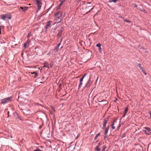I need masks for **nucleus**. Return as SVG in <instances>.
<instances>
[{
  "instance_id": "38",
  "label": "nucleus",
  "mask_w": 151,
  "mask_h": 151,
  "mask_svg": "<svg viewBox=\"0 0 151 151\" xmlns=\"http://www.w3.org/2000/svg\"><path fill=\"white\" fill-rule=\"evenodd\" d=\"M142 49H144V47H142Z\"/></svg>"
},
{
  "instance_id": "42",
  "label": "nucleus",
  "mask_w": 151,
  "mask_h": 151,
  "mask_svg": "<svg viewBox=\"0 0 151 151\" xmlns=\"http://www.w3.org/2000/svg\"><path fill=\"white\" fill-rule=\"evenodd\" d=\"M44 67H47V66H46V65H45V66H44Z\"/></svg>"
},
{
  "instance_id": "16",
  "label": "nucleus",
  "mask_w": 151,
  "mask_h": 151,
  "mask_svg": "<svg viewBox=\"0 0 151 151\" xmlns=\"http://www.w3.org/2000/svg\"><path fill=\"white\" fill-rule=\"evenodd\" d=\"M96 151H100V148H99V146L98 145H97L95 149Z\"/></svg>"
},
{
  "instance_id": "39",
  "label": "nucleus",
  "mask_w": 151,
  "mask_h": 151,
  "mask_svg": "<svg viewBox=\"0 0 151 151\" xmlns=\"http://www.w3.org/2000/svg\"><path fill=\"white\" fill-rule=\"evenodd\" d=\"M135 7H137V5H136L135 6Z\"/></svg>"
},
{
  "instance_id": "43",
  "label": "nucleus",
  "mask_w": 151,
  "mask_h": 151,
  "mask_svg": "<svg viewBox=\"0 0 151 151\" xmlns=\"http://www.w3.org/2000/svg\"><path fill=\"white\" fill-rule=\"evenodd\" d=\"M92 9H93V8H92V9H91V10Z\"/></svg>"
},
{
  "instance_id": "28",
  "label": "nucleus",
  "mask_w": 151,
  "mask_h": 151,
  "mask_svg": "<svg viewBox=\"0 0 151 151\" xmlns=\"http://www.w3.org/2000/svg\"><path fill=\"white\" fill-rule=\"evenodd\" d=\"M89 85H90V84H89V82H87V85H86V86L88 87L89 86Z\"/></svg>"
},
{
  "instance_id": "18",
  "label": "nucleus",
  "mask_w": 151,
  "mask_h": 151,
  "mask_svg": "<svg viewBox=\"0 0 151 151\" xmlns=\"http://www.w3.org/2000/svg\"><path fill=\"white\" fill-rule=\"evenodd\" d=\"M145 129L147 130V131L149 132H150L151 131V129L149 127H145Z\"/></svg>"
},
{
  "instance_id": "41",
  "label": "nucleus",
  "mask_w": 151,
  "mask_h": 151,
  "mask_svg": "<svg viewBox=\"0 0 151 151\" xmlns=\"http://www.w3.org/2000/svg\"><path fill=\"white\" fill-rule=\"evenodd\" d=\"M44 67H47V66H46V65H45V66H44Z\"/></svg>"
},
{
  "instance_id": "31",
  "label": "nucleus",
  "mask_w": 151,
  "mask_h": 151,
  "mask_svg": "<svg viewBox=\"0 0 151 151\" xmlns=\"http://www.w3.org/2000/svg\"><path fill=\"white\" fill-rule=\"evenodd\" d=\"M30 36H31V35H30V33H29V34H28V35L27 37H29Z\"/></svg>"
},
{
  "instance_id": "4",
  "label": "nucleus",
  "mask_w": 151,
  "mask_h": 151,
  "mask_svg": "<svg viewBox=\"0 0 151 151\" xmlns=\"http://www.w3.org/2000/svg\"><path fill=\"white\" fill-rule=\"evenodd\" d=\"M116 120L115 119L111 125V127L112 129H115V126L116 125Z\"/></svg>"
},
{
  "instance_id": "26",
  "label": "nucleus",
  "mask_w": 151,
  "mask_h": 151,
  "mask_svg": "<svg viewBox=\"0 0 151 151\" xmlns=\"http://www.w3.org/2000/svg\"><path fill=\"white\" fill-rule=\"evenodd\" d=\"M34 151H42L40 150L39 148H37L36 149L34 150Z\"/></svg>"
},
{
  "instance_id": "30",
  "label": "nucleus",
  "mask_w": 151,
  "mask_h": 151,
  "mask_svg": "<svg viewBox=\"0 0 151 151\" xmlns=\"http://www.w3.org/2000/svg\"><path fill=\"white\" fill-rule=\"evenodd\" d=\"M125 21L126 22H129V23L130 22V21H129V20H125Z\"/></svg>"
},
{
  "instance_id": "7",
  "label": "nucleus",
  "mask_w": 151,
  "mask_h": 151,
  "mask_svg": "<svg viewBox=\"0 0 151 151\" xmlns=\"http://www.w3.org/2000/svg\"><path fill=\"white\" fill-rule=\"evenodd\" d=\"M107 123V121L106 119H104L103 121V126L102 127V129H104L105 128Z\"/></svg>"
},
{
  "instance_id": "13",
  "label": "nucleus",
  "mask_w": 151,
  "mask_h": 151,
  "mask_svg": "<svg viewBox=\"0 0 151 151\" xmlns=\"http://www.w3.org/2000/svg\"><path fill=\"white\" fill-rule=\"evenodd\" d=\"M109 130V127H107L106 128V129L104 132V134L105 135H106L108 133V131Z\"/></svg>"
},
{
  "instance_id": "20",
  "label": "nucleus",
  "mask_w": 151,
  "mask_h": 151,
  "mask_svg": "<svg viewBox=\"0 0 151 151\" xmlns=\"http://www.w3.org/2000/svg\"><path fill=\"white\" fill-rule=\"evenodd\" d=\"M65 0H60V1L61 2V3L60 4L59 6H61V4H63V3L65 1Z\"/></svg>"
},
{
  "instance_id": "37",
  "label": "nucleus",
  "mask_w": 151,
  "mask_h": 151,
  "mask_svg": "<svg viewBox=\"0 0 151 151\" xmlns=\"http://www.w3.org/2000/svg\"><path fill=\"white\" fill-rule=\"evenodd\" d=\"M145 52H146V53H148V52H147V51H145Z\"/></svg>"
},
{
  "instance_id": "12",
  "label": "nucleus",
  "mask_w": 151,
  "mask_h": 151,
  "mask_svg": "<svg viewBox=\"0 0 151 151\" xmlns=\"http://www.w3.org/2000/svg\"><path fill=\"white\" fill-rule=\"evenodd\" d=\"M137 66H138L140 68V69L142 71H143V69H144L141 66V64H138V65H137Z\"/></svg>"
},
{
  "instance_id": "10",
  "label": "nucleus",
  "mask_w": 151,
  "mask_h": 151,
  "mask_svg": "<svg viewBox=\"0 0 151 151\" xmlns=\"http://www.w3.org/2000/svg\"><path fill=\"white\" fill-rule=\"evenodd\" d=\"M28 7L27 6H25L24 7H21L20 9H21L23 11H25L26 10H27Z\"/></svg>"
},
{
  "instance_id": "36",
  "label": "nucleus",
  "mask_w": 151,
  "mask_h": 151,
  "mask_svg": "<svg viewBox=\"0 0 151 151\" xmlns=\"http://www.w3.org/2000/svg\"><path fill=\"white\" fill-rule=\"evenodd\" d=\"M1 28L0 27V33H1Z\"/></svg>"
},
{
  "instance_id": "44",
  "label": "nucleus",
  "mask_w": 151,
  "mask_h": 151,
  "mask_svg": "<svg viewBox=\"0 0 151 151\" xmlns=\"http://www.w3.org/2000/svg\"><path fill=\"white\" fill-rule=\"evenodd\" d=\"M50 65H52L50 64Z\"/></svg>"
},
{
  "instance_id": "6",
  "label": "nucleus",
  "mask_w": 151,
  "mask_h": 151,
  "mask_svg": "<svg viewBox=\"0 0 151 151\" xmlns=\"http://www.w3.org/2000/svg\"><path fill=\"white\" fill-rule=\"evenodd\" d=\"M61 13L60 12H57L55 15V16L56 17V18H59V17L61 16Z\"/></svg>"
},
{
  "instance_id": "40",
  "label": "nucleus",
  "mask_w": 151,
  "mask_h": 151,
  "mask_svg": "<svg viewBox=\"0 0 151 151\" xmlns=\"http://www.w3.org/2000/svg\"><path fill=\"white\" fill-rule=\"evenodd\" d=\"M50 52H49L48 53V54H49H49H50Z\"/></svg>"
},
{
  "instance_id": "32",
  "label": "nucleus",
  "mask_w": 151,
  "mask_h": 151,
  "mask_svg": "<svg viewBox=\"0 0 151 151\" xmlns=\"http://www.w3.org/2000/svg\"><path fill=\"white\" fill-rule=\"evenodd\" d=\"M107 136L106 135H105V136H104V138L105 139L106 137H107Z\"/></svg>"
},
{
  "instance_id": "5",
  "label": "nucleus",
  "mask_w": 151,
  "mask_h": 151,
  "mask_svg": "<svg viewBox=\"0 0 151 151\" xmlns=\"http://www.w3.org/2000/svg\"><path fill=\"white\" fill-rule=\"evenodd\" d=\"M51 22H52L51 21H50L48 22H47V25L45 27V29L46 30H47V28L48 27H50V25L51 24Z\"/></svg>"
},
{
  "instance_id": "21",
  "label": "nucleus",
  "mask_w": 151,
  "mask_h": 151,
  "mask_svg": "<svg viewBox=\"0 0 151 151\" xmlns=\"http://www.w3.org/2000/svg\"><path fill=\"white\" fill-rule=\"evenodd\" d=\"M85 75L83 76L81 78H80V82H82L83 81V79L84 78V77L85 76Z\"/></svg>"
},
{
  "instance_id": "14",
  "label": "nucleus",
  "mask_w": 151,
  "mask_h": 151,
  "mask_svg": "<svg viewBox=\"0 0 151 151\" xmlns=\"http://www.w3.org/2000/svg\"><path fill=\"white\" fill-rule=\"evenodd\" d=\"M31 73L32 74H35V76H34L35 78H36L38 76V74L36 72H34L33 73L31 72Z\"/></svg>"
},
{
  "instance_id": "11",
  "label": "nucleus",
  "mask_w": 151,
  "mask_h": 151,
  "mask_svg": "<svg viewBox=\"0 0 151 151\" xmlns=\"http://www.w3.org/2000/svg\"><path fill=\"white\" fill-rule=\"evenodd\" d=\"M29 42L30 41L28 40L25 42L24 44V47H26L27 45H28V44L29 43Z\"/></svg>"
},
{
  "instance_id": "27",
  "label": "nucleus",
  "mask_w": 151,
  "mask_h": 151,
  "mask_svg": "<svg viewBox=\"0 0 151 151\" xmlns=\"http://www.w3.org/2000/svg\"><path fill=\"white\" fill-rule=\"evenodd\" d=\"M99 50L100 52H101L102 50L101 47L99 48Z\"/></svg>"
},
{
  "instance_id": "34",
  "label": "nucleus",
  "mask_w": 151,
  "mask_h": 151,
  "mask_svg": "<svg viewBox=\"0 0 151 151\" xmlns=\"http://www.w3.org/2000/svg\"><path fill=\"white\" fill-rule=\"evenodd\" d=\"M140 47H141V46L140 45H139V46H138V47H139V48H141Z\"/></svg>"
},
{
  "instance_id": "23",
  "label": "nucleus",
  "mask_w": 151,
  "mask_h": 151,
  "mask_svg": "<svg viewBox=\"0 0 151 151\" xmlns=\"http://www.w3.org/2000/svg\"><path fill=\"white\" fill-rule=\"evenodd\" d=\"M82 85H83V83H82V82H80V84H79V87H78L79 88H80L82 86Z\"/></svg>"
},
{
  "instance_id": "35",
  "label": "nucleus",
  "mask_w": 151,
  "mask_h": 151,
  "mask_svg": "<svg viewBox=\"0 0 151 151\" xmlns=\"http://www.w3.org/2000/svg\"><path fill=\"white\" fill-rule=\"evenodd\" d=\"M9 111H8V115H9ZM9 117V116H8V117Z\"/></svg>"
},
{
  "instance_id": "19",
  "label": "nucleus",
  "mask_w": 151,
  "mask_h": 151,
  "mask_svg": "<svg viewBox=\"0 0 151 151\" xmlns=\"http://www.w3.org/2000/svg\"><path fill=\"white\" fill-rule=\"evenodd\" d=\"M106 148V146L105 145H104L102 147V151H105V150Z\"/></svg>"
},
{
  "instance_id": "25",
  "label": "nucleus",
  "mask_w": 151,
  "mask_h": 151,
  "mask_svg": "<svg viewBox=\"0 0 151 151\" xmlns=\"http://www.w3.org/2000/svg\"><path fill=\"white\" fill-rule=\"evenodd\" d=\"M96 46L99 47V48L101 47V45L100 43L97 44L96 45Z\"/></svg>"
},
{
  "instance_id": "15",
  "label": "nucleus",
  "mask_w": 151,
  "mask_h": 151,
  "mask_svg": "<svg viewBox=\"0 0 151 151\" xmlns=\"http://www.w3.org/2000/svg\"><path fill=\"white\" fill-rule=\"evenodd\" d=\"M143 131L144 132L145 134H149L150 133V132H149L146 129H144Z\"/></svg>"
},
{
  "instance_id": "33",
  "label": "nucleus",
  "mask_w": 151,
  "mask_h": 151,
  "mask_svg": "<svg viewBox=\"0 0 151 151\" xmlns=\"http://www.w3.org/2000/svg\"><path fill=\"white\" fill-rule=\"evenodd\" d=\"M99 146H100L101 145H100V143H99L98 144V145Z\"/></svg>"
},
{
  "instance_id": "8",
  "label": "nucleus",
  "mask_w": 151,
  "mask_h": 151,
  "mask_svg": "<svg viewBox=\"0 0 151 151\" xmlns=\"http://www.w3.org/2000/svg\"><path fill=\"white\" fill-rule=\"evenodd\" d=\"M59 45H60V44H59L55 47V49L53 50V51L54 52H56L58 51Z\"/></svg>"
},
{
  "instance_id": "24",
  "label": "nucleus",
  "mask_w": 151,
  "mask_h": 151,
  "mask_svg": "<svg viewBox=\"0 0 151 151\" xmlns=\"http://www.w3.org/2000/svg\"><path fill=\"white\" fill-rule=\"evenodd\" d=\"M100 135V133H99L98 134L96 135V136H95V140H96L97 137L98 136H99V135Z\"/></svg>"
},
{
  "instance_id": "9",
  "label": "nucleus",
  "mask_w": 151,
  "mask_h": 151,
  "mask_svg": "<svg viewBox=\"0 0 151 151\" xmlns=\"http://www.w3.org/2000/svg\"><path fill=\"white\" fill-rule=\"evenodd\" d=\"M128 110V107H126L124 110V113L123 116V117H124L125 115H126L127 112Z\"/></svg>"
},
{
  "instance_id": "22",
  "label": "nucleus",
  "mask_w": 151,
  "mask_h": 151,
  "mask_svg": "<svg viewBox=\"0 0 151 151\" xmlns=\"http://www.w3.org/2000/svg\"><path fill=\"white\" fill-rule=\"evenodd\" d=\"M62 33V31H60L59 32L58 34V36H61Z\"/></svg>"
},
{
  "instance_id": "45",
  "label": "nucleus",
  "mask_w": 151,
  "mask_h": 151,
  "mask_svg": "<svg viewBox=\"0 0 151 151\" xmlns=\"http://www.w3.org/2000/svg\"><path fill=\"white\" fill-rule=\"evenodd\" d=\"M50 65H52L50 64Z\"/></svg>"
},
{
  "instance_id": "1",
  "label": "nucleus",
  "mask_w": 151,
  "mask_h": 151,
  "mask_svg": "<svg viewBox=\"0 0 151 151\" xmlns=\"http://www.w3.org/2000/svg\"><path fill=\"white\" fill-rule=\"evenodd\" d=\"M1 19L4 20H7L8 19H10L11 18V15L10 14H7L1 15L0 16Z\"/></svg>"
},
{
  "instance_id": "2",
  "label": "nucleus",
  "mask_w": 151,
  "mask_h": 151,
  "mask_svg": "<svg viewBox=\"0 0 151 151\" xmlns=\"http://www.w3.org/2000/svg\"><path fill=\"white\" fill-rule=\"evenodd\" d=\"M11 97H8L1 100V103L3 104H5L10 102L11 100Z\"/></svg>"
},
{
  "instance_id": "17",
  "label": "nucleus",
  "mask_w": 151,
  "mask_h": 151,
  "mask_svg": "<svg viewBox=\"0 0 151 151\" xmlns=\"http://www.w3.org/2000/svg\"><path fill=\"white\" fill-rule=\"evenodd\" d=\"M109 2L111 3L113 2L114 3H116L117 2V0H109Z\"/></svg>"
},
{
  "instance_id": "3",
  "label": "nucleus",
  "mask_w": 151,
  "mask_h": 151,
  "mask_svg": "<svg viewBox=\"0 0 151 151\" xmlns=\"http://www.w3.org/2000/svg\"><path fill=\"white\" fill-rule=\"evenodd\" d=\"M36 3L37 5L38 10H40L42 6V3L41 1H40L39 0H37L36 1Z\"/></svg>"
},
{
  "instance_id": "29",
  "label": "nucleus",
  "mask_w": 151,
  "mask_h": 151,
  "mask_svg": "<svg viewBox=\"0 0 151 151\" xmlns=\"http://www.w3.org/2000/svg\"><path fill=\"white\" fill-rule=\"evenodd\" d=\"M143 72V73L145 75H146L147 74V73H146L145 71L144 70V69H143V71H142Z\"/></svg>"
}]
</instances>
